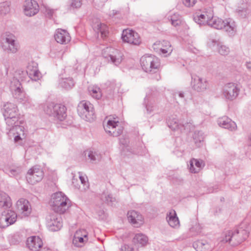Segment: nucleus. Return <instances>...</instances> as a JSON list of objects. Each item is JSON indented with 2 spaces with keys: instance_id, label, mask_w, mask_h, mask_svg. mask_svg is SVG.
<instances>
[{
  "instance_id": "1",
  "label": "nucleus",
  "mask_w": 251,
  "mask_h": 251,
  "mask_svg": "<svg viewBox=\"0 0 251 251\" xmlns=\"http://www.w3.org/2000/svg\"><path fill=\"white\" fill-rule=\"evenodd\" d=\"M140 64L143 70L146 73L153 74L152 79L159 80L161 77L158 73L160 63L159 59L154 55H145L140 59Z\"/></svg>"
},
{
  "instance_id": "2",
  "label": "nucleus",
  "mask_w": 251,
  "mask_h": 251,
  "mask_svg": "<svg viewBox=\"0 0 251 251\" xmlns=\"http://www.w3.org/2000/svg\"><path fill=\"white\" fill-rule=\"evenodd\" d=\"M10 89L13 97L15 99L19 100L20 102L26 107L31 106V100L24 91L19 80L13 78L11 82Z\"/></svg>"
},
{
  "instance_id": "3",
  "label": "nucleus",
  "mask_w": 251,
  "mask_h": 251,
  "mask_svg": "<svg viewBox=\"0 0 251 251\" xmlns=\"http://www.w3.org/2000/svg\"><path fill=\"white\" fill-rule=\"evenodd\" d=\"M0 46L2 50L8 53H15L19 49L16 36L9 32L2 35Z\"/></svg>"
},
{
  "instance_id": "4",
  "label": "nucleus",
  "mask_w": 251,
  "mask_h": 251,
  "mask_svg": "<svg viewBox=\"0 0 251 251\" xmlns=\"http://www.w3.org/2000/svg\"><path fill=\"white\" fill-rule=\"evenodd\" d=\"M77 111L78 115L86 121L92 122L95 119L93 105L88 101H80L77 105Z\"/></svg>"
},
{
  "instance_id": "5",
  "label": "nucleus",
  "mask_w": 251,
  "mask_h": 251,
  "mask_svg": "<svg viewBox=\"0 0 251 251\" xmlns=\"http://www.w3.org/2000/svg\"><path fill=\"white\" fill-rule=\"evenodd\" d=\"M102 55L108 62L116 66L119 65L123 59L122 52L119 50L111 47L103 49L102 50Z\"/></svg>"
},
{
  "instance_id": "6",
  "label": "nucleus",
  "mask_w": 251,
  "mask_h": 251,
  "mask_svg": "<svg viewBox=\"0 0 251 251\" xmlns=\"http://www.w3.org/2000/svg\"><path fill=\"white\" fill-rule=\"evenodd\" d=\"M108 119L106 124L103 125L106 132L113 137H118L120 135L123 130V127L120 124L117 118L111 117L107 118Z\"/></svg>"
},
{
  "instance_id": "7",
  "label": "nucleus",
  "mask_w": 251,
  "mask_h": 251,
  "mask_svg": "<svg viewBox=\"0 0 251 251\" xmlns=\"http://www.w3.org/2000/svg\"><path fill=\"white\" fill-rule=\"evenodd\" d=\"M43 109L47 114L55 117L60 121L62 120V108L60 104L48 102L43 105Z\"/></svg>"
},
{
  "instance_id": "8",
  "label": "nucleus",
  "mask_w": 251,
  "mask_h": 251,
  "mask_svg": "<svg viewBox=\"0 0 251 251\" xmlns=\"http://www.w3.org/2000/svg\"><path fill=\"white\" fill-rule=\"evenodd\" d=\"M239 91L240 89L237 84L230 82L223 86L222 94L226 99L232 100L238 96Z\"/></svg>"
},
{
  "instance_id": "9",
  "label": "nucleus",
  "mask_w": 251,
  "mask_h": 251,
  "mask_svg": "<svg viewBox=\"0 0 251 251\" xmlns=\"http://www.w3.org/2000/svg\"><path fill=\"white\" fill-rule=\"evenodd\" d=\"M44 173L42 170L37 166L30 169L26 175V179L31 184H34L40 181L43 178Z\"/></svg>"
},
{
  "instance_id": "10",
  "label": "nucleus",
  "mask_w": 251,
  "mask_h": 251,
  "mask_svg": "<svg viewBox=\"0 0 251 251\" xmlns=\"http://www.w3.org/2000/svg\"><path fill=\"white\" fill-rule=\"evenodd\" d=\"M122 38L124 42L133 45H139L141 43L139 34L129 29H126L123 31Z\"/></svg>"
},
{
  "instance_id": "11",
  "label": "nucleus",
  "mask_w": 251,
  "mask_h": 251,
  "mask_svg": "<svg viewBox=\"0 0 251 251\" xmlns=\"http://www.w3.org/2000/svg\"><path fill=\"white\" fill-rule=\"evenodd\" d=\"M61 217L57 214H53L47 217V226L48 229L52 231L60 230L62 226Z\"/></svg>"
},
{
  "instance_id": "12",
  "label": "nucleus",
  "mask_w": 251,
  "mask_h": 251,
  "mask_svg": "<svg viewBox=\"0 0 251 251\" xmlns=\"http://www.w3.org/2000/svg\"><path fill=\"white\" fill-rule=\"evenodd\" d=\"M191 84L194 90L202 92L207 89L208 82L206 78L195 75L192 76Z\"/></svg>"
},
{
  "instance_id": "13",
  "label": "nucleus",
  "mask_w": 251,
  "mask_h": 251,
  "mask_svg": "<svg viewBox=\"0 0 251 251\" xmlns=\"http://www.w3.org/2000/svg\"><path fill=\"white\" fill-rule=\"evenodd\" d=\"M50 205L52 209L56 213H63V194L61 192H58L52 195L50 200Z\"/></svg>"
},
{
  "instance_id": "14",
  "label": "nucleus",
  "mask_w": 251,
  "mask_h": 251,
  "mask_svg": "<svg viewBox=\"0 0 251 251\" xmlns=\"http://www.w3.org/2000/svg\"><path fill=\"white\" fill-rule=\"evenodd\" d=\"M249 234L248 227H247L246 229H244L243 226L239 227L236 231H232V239L234 240V242L232 245L235 246L240 244L248 237Z\"/></svg>"
},
{
  "instance_id": "15",
  "label": "nucleus",
  "mask_w": 251,
  "mask_h": 251,
  "mask_svg": "<svg viewBox=\"0 0 251 251\" xmlns=\"http://www.w3.org/2000/svg\"><path fill=\"white\" fill-rule=\"evenodd\" d=\"M26 132L24 126L19 125L18 126H16L12 131H8L7 134L10 138H14L15 143H19L25 138Z\"/></svg>"
},
{
  "instance_id": "16",
  "label": "nucleus",
  "mask_w": 251,
  "mask_h": 251,
  "mask_svg": "<svg viewBox=\"0 0 251 251\" xmlns=\"http://www.w3.org/2000/svg\"><path fill=\"white\" fill-rule=\"evenodd\" d=\"M39 10V6L34 0H26L24 5V14L29 17L36 15Z\"/></svg>"
},
{
  "instance_id": "17",
  "label": "nucleus",
  "mask_w": 251,
  "mask_h": 251,
  "mask_svg": "<svg viewBox=\"0 0 251 251\" xmlns=\"http://www.w3.org/2000/svg\"><path fill=\"white\" fill-rule=\"evenodd\" d=\"M26 71L29 77L33 80H38L42 77L41 74L38 70V65L34 61L28 63Z\"/></svg>"
},
{
  "instance_id": "18",
  "label": "nucleus",
  "mask_w": 251,
  "mask_h": 251,
  "mask_svg": "<svg viewBox=\"0 0 251 251\" xmlns=\"http://www.w3.org/2000/svg\"><path fill=\"white\" fill-rule=\"evenodd\" d=\"M213 15V11L211 9L202 12L200 15L194 17V21L200 25H208Z\"/></svg>"
},
{
  "instance_id": "19",
  "label": "nucleus",
  "mask_w": 251,
  "mask_h": 251,
  "mask_svg": "<svg viewBox=\"0 0 251 251\" xmlns=\"http://www.w3.org/2000/svg\"><path fill=\"white\" fill-rule=\"evenodd\" d=\"M16 205L19 213L23 216H27L31 213V205L27 200L25 199H20L17 201Z\"/></svg>"
},
{
  "instance_id": "20",
  "label": "nucleus",
  "mask_w": 251,
  "mask_h": 251,
  "mask_svg": "<svg viewBox=\"0 0 251 251\" xmlns=\"http://www.w3.org/2000/svg\"><path fill=\"white\" fill-rule=\"evenodd\" d=\"M128 221L135 227H138L143 224V217L139 212L135 210H131L127 213Z\"/></svg>"
},
{
  "instance_id": "21",
  "label": "nucleus",
  "mask_w": 251,
  "mask_h": 251,
  "mask_svg": "<svg viewBox=\"0 0 251 251\" xmlns=\"http://www.w3.org/2000/svg\"><path fill=\"white\" fill-rule=\"evenodd\" d=\"M17 217V214L13 211H10L6 215L1 216L0 219V228H4L13 224L16 221Z\"/></svg>"
},
{
  "instance_id": "22",
  "label": "nucleus",
  "mask_w": 251,
  "mask_h": 251,
  "mask_svg": "<svg viewBox=\"0 0 251 251\" xmlns=\"http://www.w3.org/2000/svg\"><path fill=\"white\" fill-rule=\"evenodd\" d=\"M217 123L220 127L230 131H234L237 129L236 123L226 116L219 118L217 120Z\"/></svg>"
},
{
  "instance_id": "23",
  "label": "nucleus",
  "mask_w": 251,
  "mask_h": 251,
  "mask_svg": "<svg viewBox=\"0 0 251 251\" xmlns=\"http://www.w3.org/2000/svg\"><path fill=\"white\" fill-rule=\"evenodd\" d=\"M26 246L32 251H38L43 246V242L38 236H31L26 240Z\"/></svg>"
},
{
  "instance_id": "24",
  "label": "nucleus",
  "mask_w": 251,
  "mask_h": 251,
  "mask_svg": "<svg viewBox=\"0 0 251 251\" xmlns=\"http://www.w3.org/2000/svg\"><path fill=\"white\" fill-rule=\"evenodd\" d=\"M4 119L7 125L6 130L8 131H12L16 126L23 124V123L19 121V115L5 117Z\"/></svg>"
},
{
  "instance_id": "25",
  "label": "nucleus",
  "mask_w": 251,
  "mask_h": 251,
  "mask_svg": "<svg viewBox=\"0 0 251 251\" xmlns=\"http://www.w3.org/2000/svg\"><path fill=\"white\" fill-rule=\"evenodd\" d=\"M222 29L224 30L230 36L234 35L236 31L234 21L230 18L225 19L224 20Z\"/></svg>"
},
{
  "instance_id": "26",
  "label": "nucleus",
  "mask_w": 251,
  "mask_h": 251,
  "mask_svg": "<svg viewBox=\"0 0 251 251\" xmlns=\"http://www.w3.org/2000/svg\"><path fill=\"white\" fill-rule=\"evenodd\" d=\"M205 163L201 159L193 158L190 161L189 170L192 173H199L204 166Z\"/></svg>"
},
{
  "instance_id": "27",
  "label": "nucleus",
  "mask_w": 251,
  "mask_h": 251,
  "mask_svg": "<svg viewBox=\"0 0 251 251\" xmlns=\"http://www.w3.org/2000/svg\"><path fill=\"white\" fill-rule=\"evenodd\" d=\"M86 160L92 164H96L101 159V155L97 151L88 150L84 151Z\"/></svg>"
},
{
  "instance_id": "28",
  "label": "nucleus",
  "mask_w": 251,
  "mask_h": 251,
  "mask_svg": "<svg viewBox=\"0 0 251 251\" xmlns=\"http://www.w3.org/2000/svg\"><path fill=\"white\" fill-rule=\"evenodd\" d=\"M4 117L19 115L17 105L11 102H7L4 105Z\"/></svg>"
},
{
  "instance_id": "29",
  "label": "nucleus",
  "mask_w": 251,
  "mask_h": 251,
  "mask_svg": "<svg viewBox=\"0 0 251 251\" xmlns=\"http://www.w3.org/2000/svg\"><path fill=\"white\" fill-rule=\"evenodd\" d=\"M168 126L173 130H176L178 129H182V128L185 129L188 126H189V124L190 123H179L178 120L174 117L170 118L167 121Z\"/></svg>"
},
{
  "instance_id": "30",
  "label": "nucleus",
  "mask_w": 251,
  "mask_h": 251,
  "mask_svg": "<svg viewBox=\"0 0 251 251\" xmlns=\"http://www.w3.org/2000/svg\"><path fill=\"white\" fill-rule=\"evenodd\" d=\"M166 220L169 225L173 228H177L179 226V221L174 210H171L167 214Z\"/></svg>"
},
{
  "instance_id": "31",
  "label": "nucleus",
  "mask_w": 251,
  "mask_h": 251,
  "mask_svg": "<svg viewBox=\"0 0 251 251\" xmlns=\"http://www.w3.org/2000/svg\"><path fill=\"white\" fill-rule=\"evenodd\" d=\"M144 104L148 114L151 113L157 109V105L153 97L146 96L144 99Z\"/></svg>"
},
{
  "instance_id": "32",
  "label": "nucleus",
  "mask_w": 251,
  "mask_h": 251,
  "mask_svg": "<svg viewBox=\"0 0 251 251\" xmlns=\"http://www.w3.org/2000/svg\"><path fill=\"white\" fill-rule=\"evenodd\" d=\"M148 238L144 234L140 233L136 234L133 239V242L135 245L138 247L146 246L148 243Z\"/></svg>"
},
{
  "instance_id": "33",
  "label": "nucleus",
  "mask_w": 251,
  "mask_h": 251,
  "mask_svg": "<svg viewBox=\"0 0 251 251\" xmlns=\"http://www.w3.org/2000/svg\"><path fill=\"white\" fill-rule=\"evenodd\" d=\"M11 205V199L9 196L3 192H0V207L7 209Z\"/></svg>"
},
{
  "instance_id": "34",
  "label": "nucleus",
  "mask_w": 251,
  "mask_h": 251,
  "mask_svg": "<svg viewBox=\"0 0 251 251\" xmlns=\"http://www.w3.org/2000/svg\"><path fill=\"white\" fill-rule=\"evenodd\" d=\"M193 248L196 251H207L210 249L209 244L206 241L198 240L193 244Z\"/></svg>"
},
{
  "instance_id": "35",
  "label": "nucleus",
  "mask_w": 251,
  "mask_h": 251,
  "mask_svg": "<svg viewBox=\"0 0 251 251\" xmlns=\"http://www.w3.org/2000/svg\"><path fill=\"white\" fill-rule=\"evenodd\" d=\"M210 46H214L215 44H217L218 46V51L223 55H226L229 52V49L228 47L224 45H220L218 44V41L215 39H210L208 43Z\"/></svg>"
},
{
  "instance_id": "36",
  "label": "nucleus",
  "mask_w": 251,
  "mask_h": 251,
  "mask_svg": "<svg viewBox=\"0 0 251 251\" xmlns=\"http://www.w3.org/2000/svg\"><path fill=\"white\" fill-rule=\"evenodd\" d=\"M224 23V20L217 17L214 16L210 19L208 25L217 29H222Z\"/></svg>"
},
{
  "instance_id": "37",
  "label": "nucleus",
  "mask_w": 251,
  "mask_h": 251,
  "mask_svg": "<svg viewBox=\"0 0 251 251\" xmlns=\"http://www.w3.org/2000/svg\"><path fill=\"white\" fill-rule=\"evenodd\" d=\"M95 30L98 33L100 32L102 38L107 36L108 29L107 25L104 24L99 23L94 27Z\"/></svg>"
},
{
  "instance_id": "38",
  "label": "nucleus",
  "mask_w": 251,
  "mask_h": 251,
  "mask_svg": "<svg viewBox=\"0 0 251 251\" xmlns=\"http://www.w3.org/2000/svg\"><path fill=\"white\" fill-rule=\"evenodd\" d=\"M88 91L90 95L96 99L99 100L102 96L100 88L97 86H89Z\"/></svg>"
},
{
  "instance_id": "39",
  "label": "nucleus",
  "mask_w": 251,
  "mask_h": 251,
  "mask_svg": "<svg viewBox=\"0 0 251 251\" xmlns=\"http://www.w3.org/2000/svg\"><path fill=\"white\" fill-rule=\"evenodd\" d=\"M193 139L197 147H201L203 141V133L201 131H196L193 134Z\"/></svg>"
},
{
  "instance_id": "40",
  "label": "nucleus",
  "mask_w": 251,
  "mask_h": 251,
  "mask_svg": "<svg viewBox=\"0 0 251 251\" xmlns=\"http://www.w3.org/2000/svg\"><path fill=\"white\" fill-rule=\"evenodd\" d=\"M101 199L108 204L113 205L116 201V199L112 195L103 193L101 195Z\"/></svg>"
},
{
  "instance_id": "41",
  "label": "nucleus",
  "mask_w": 251,
  "mask_h": 251,
  "mask_svg": "<svg viewBox=\"0 0 251 251\" xmlns=\"http://www.w3.org/2000/svg\"><path fill=\"white\" fill-rule=\"evenodd\" d=\"M23 172V168L21 166H15L9 170V175L10 176L17 177Z\"/></svg>"
},
{
  "instance_id": "42",
  "label": "nucleus",
  "mask_w": 251,
  "mask_h": 251,
  "mask_svg": "<svg viewBox=\"0 0 251 251\" xmlns=\"http://www.w3.org/2000/svg\"><path fill=\"white\" fill-rule=\"evenodd\" d=\"M79 178L81 182V184L83 185L84 190L88 189L89 187V184L88 182V179L87 176L82 172H78Z\"/></svg>"
},
{
  "instance_id": "43",
  "label": "nucleus",
  "mask_w": 251,
  "mask_h": 251,
  "mask_svg": "<svg viewBox=\"0 0 251 251\" xmlns=\"http://www.w3.org/2000/svg\"><path fill=\"white\" fill-rule=\"evenodd\" d=\"M166 48H160L159 49L160 53L164 56H167V54H170L173 51V48L170 42H166Z\"/></svg>"
},
{
  "instance_id": "44",
  "label": "nucleus",
  "mask_w": 251,
  "mask_h": 251,
  "mask_svg": "<svg viewBox=\"0 0 251 251\" xmlns=\"http://www.w3.org/2000/svg\"><path fill=\"white\" fill-rule=\"evenodd\" d=\"M75 85L74 81L72 77L64 78V88L67 90L72 89Z\"/></svg>"
},
{
  "instance_id": "45",
  "label": "nucleus",
  "mask_w": 251,
  "mask_h": 251,
  "mask_svg": "<svg viewBox=\"0 0 251 251\" xmlns=\"http://www.w3.org/2000/svg\"><path fill=\"white\" fill-rule=\"evenodd\" d=\"M54 39L55 41L61 44H63V29L58 28L56 30L54 34Z\"/></svg>"
},
{
  "instance_id": "46",
  "label": "nucleus",
  "mask_w": 251,
  "mask_h": 251,
  "mask_svg": "<svg viewBox=\"0 0 251 251\" xmlns=\"http://www.w3.org/2000/svg\"><path fill=\"white\" fill-rule=\"evenodd\" d=\"M170 20L172 25L174 26H176L181 23L180 17L178 14H175L174 15L171 16Z\"/></svg>"
},
{
  "instance_id": "47",
  "label": "nucleus",
  "mask_w": 251,
  "mask_h": 251,
  "mask_svg": "<svg viewBox=\"0 0 251 251\" xmlns=\"http://www.w3.org/2000/svg\"><path fill=\"white\" fill-rule=\"evenodd\" d=\"M73 206V204L71 200L64 194V213Z\"/></svg>"
},
{
  "instance_id": "48",
  "label": "nucleus",
  "mask_w": 251,
  "mask_h": 251,
  "mask_svg": "<svg viewBox=\"0 0 251 251\" xmlns=\"http://www.w3.org/2000/svg\"><path fill=\"white\" fill-rule=\"evenodd\" d=\"M173 96L176 100L178 99L183 102H186L184 93L183 91H176L174 92Z\"/></svg>"
},
{
  "instance_id": "49",
  "label": "nucleus",
  "mask_w": 251,
  "mask_h": 251,
  "mask_svg": "<svg viewBox=\"0 0 251 251\" xmlns=\"http://www.w3.org/2000/svg\"><path fill=\"white\" fill-rule=\"evenodd\" d=\"M10 10L9 6L7 2H3L0 5V12L2 14H6Z\"/></svg>"
},
{
  "instance_id": "50",
  "label": "nucleus",
  "mask_w": 251,
  "mask_h": 251,
  "mask_svg": "<svg viewBox=\"0 0 251 251\" xmlns=\"http://www.w3.org/2000/svg\"><path fill=\"white\" fill-rule=\"evenodd\" d=\"M70 5L74 8H80L82 5V0H70Z\"/></svg>"
},
{
  "instance_id": "51",
  "label": "nucleus",
  "mask_w": 251,
  "mask_h": 251,
  "mask_svg": "<svg viewBox=\"0 0 251 251\" xmlns=\"http://www.w3.org/2000/svg\"><path fill=\"white\" fill-rule=\"evenodd\" d=\"M54 12V10L47 6H44V13L49 18H51Z\"/></svg>"
},
{
  "instance_id": "52",
  "label": "nucleus",
  "mask_w": 251,
  "mask_h": 251,
  "mask_svg": "<svg viewBox=\"0 0 251 251\" xmlns=\"http://www.w3.org/2000/svg\"><path fill=\"white\" fill-rule=\"evenodd\" d=\"M71 40V37L67 31L64 29V44H68Z\"/></svg>"
},
{
  "instance_id": "53",
  "label": "nucleus",
  "mask_w": 251,
  "mask_h": 251,
  "mask_svg": "<svg viewBox=\"0 0 251 251\" xmlns=\"http://www.w3.org/2000/svg\"><path fill=\"white\" fill-rule=\"evenodd\" d=\"M223 241L225 242H230L232 241L233 243L234 240L232 239V231H228V233L225 235V237Z\"/></svg>"
},
{
  "instance_id": "54",
  "label": "nucleus",
  "mask_w": 251,
  "mask_h": 251,
  "mask_svg": "<svg viewBox=\"0 0 251 251\" xmlns=\"http://www.w3.org/2000/svg\"><path fill=\"white\" fill-rule=\"evenodd\" d=\"M196 1L197 0H183V3L185 6L189 7L193 6L195 4Z\"/></svg>"
},
{
  "instance_id": "55",
  "label": "nucleus",
  "mask_w": 251,
  "mask_h": 251,
  "mask_svg": "<svg viewBox=\"0 0 251 251\" xmlns=\"http://www.w3.org/2000/svg\"><path fill=\"white\" fill-rule=\"evenodd\" d=\"M120 251H134V249L132 246L124 245L121 247Z\"/></svg>"
},
{
  "instance_id": "56",
  "label": "nucleus",
  "mask_w": 251,
  "mask_h": 251,
  "mask_svg": "<svg viewBox=\"0 0 251 251\" xmlns=\"http://www.w3.org/2000/svg\"><path fill=\"white\" fill-rule=\"evenodd\" d=\"M58 87H63V76L61 74L59 75L57 80V84Z\"/></svg>"
},
{
  "instance_id": "57",
  "label": "nucleus",
  "mask_w": 251,
  "mask_h": 251,
  "mask_svg": "<svg viewBox=\"0 0 251 251\" xmlns=\"http://www.w3.org/2000/svg\"><path fill=\"white\" fill-rule=\"evenodd\" d=\"M78 241V242L80 243H83L84 242V238L82 237H75V238L73 239V243L76 244V242Z\"/></svg>"
},
{
  "instance_id": "58",
  "label": "nucleus",
  "mask_w": 251,
  "mask_h": 251,
  "mask_svg": "<svg viewBox=\"0 0 251 251\" xmlns=\"http://www.w3.org/2000/svg\"><path fill=\"white\" fill-rule=\"evenodd\" d=\"M38 251H52L50 249L47 247H43V246L38 250Z\"/></svg>"
},
{
  "instance_id": "59",
  "label": "nucleus",
  "mask_w": 251,
  "mask_h": 251,
  "mask_svg": "<svg viewBox=\"0 0 251 251\" xmlns=\"http://www.w3.org/2000/svg\"><path fill=\"white\" fill-rule=\"evenodd\" d=\"M246 66L248 69L251 70V62H247L246 63Z\"/></svg>"
},
{
  "instance_id": "60",
  "label": "nucleus",
  "mask_w": 251,
  "mask_h": 251,
  "mask_svg": "<svg viewBox=\"0 0 251 251\" xmlns=\"http://www.w3.org/2000/svg\"><path fill=\"white\" fill-rule=\"evenodd\" d=\"M166 42H169L168 41H163L162 42H161V46H162V48H166Z\"/></svg>"
},
{
  "instance_id": "61",
  "label": "nucleus",
  "mask_w": 251,
  "mask_h": 251,
  "mask_svg": "<svg viewBox=\"0 0 251 251\" xmlns=\"http://www.w3.org/2000/svg\"><path fill=\"white\" fill-rule=\"evenodd\" d=\"M70 49V45H67L65 48L64 47V53L65 51H68Z\"/></svg>"
},
{
  "instance_id": "62",
  "label": "nucleus",
  "mask_w": 251,
  "mask_h": 251,
  "mask_svg": "<svg viewBox=\"0 0 251 251\" xmlns=\"http://www.w3.org/2000/svg\"><path fill=\"white\" fill-rule=\"evenodd\" d=\"M237 10H238V12L239 13L243 12H244V11H245V12L246 13L247 12H246V11H247L246 9H245V8H243L242 9H237Z\"/></svg>"
},
{
  "instance_id": "63",
  "label": "nucleus",
  "mask_w": 251,
  "mask_h": 251,
  "mask_svg": "<svg viewBox=\"0 0 251 251\" xmlns=\"http://www.w3.org/2000/svg\"><path fill=\"white\" fill-rule=\"evenodd\" d=\"M112 12H112V13L111 14H112L113 16L116 15L117 14V11L116 10H113Z\"/></svg>"
},
{
  "instance_id": "64",
  "label": "nucleus",
  "mask_w": 251,
  "mask_h": 251,
  "mask_svg": "<svg viewBox=\"0 0 251 251\" xmlns=\"http://www.w3.org/2000/svg\"><path fill=\"white\" fill-rule=\"evenodd\" d=\"M84 236V237H87V235H85Z\"/></svg>"
}]
</instances>
